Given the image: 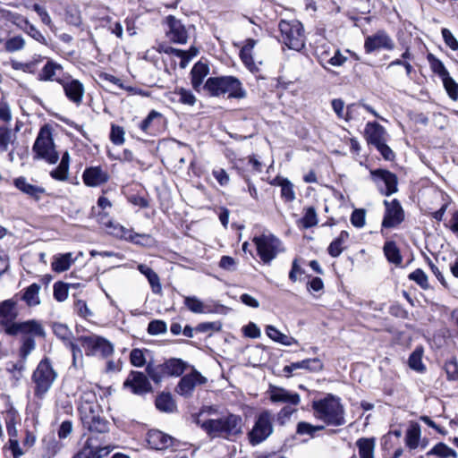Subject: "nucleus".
Returning a JSON list of instances; mask_svg holds the SVG:
<instances>
[{
  "label": "nucleus",
  "instance_id": "3c124183",
  "mask_svg": "<svg viewBox=\"0 0 458 458\" xmlns=\"http://www.w3.org/2000/svg\"><path fill=\"white\" fill-rule=\"evenodd\" d=\"M15 138L14 133H13L12 130L2 126L0 127V152H5L8 149V146L11 142L13 141Z\"/></svg>",
  "mask_w": 458,
  "mask_h": 458
},
{
  "label": "nucleus",
  "instance_id": "0eeeda50",
  "mask_svg": "<svg viewBox=\"0 0 458 458\" xmlns=\"http://www.w3.org/2000/svg\"><path fill=\"white\" fill-rule=\"evenodd\" d=\"M282 42L290 49L301 50L305 45L302 24L296 21H281L279 23Z\"/></svg>",
  "mask_w": 458,
  "mask_h": 458
},
{
  "label": "nucleus",
  "instance_id": "052dcab7",
  "mask_svg": "<svg viewBox=\"0 0 458 458\" xmlns=\"http://www.w3.org/2000/svg\"><path fill=\"white\" fill-rule=\"evenodd\" d=\"M420 431L418 427H411L407 430L405 441L406 445L414 449L418 446Z\"/></svg>",
  "mask_w": 458,
  "mask_h": 458
},
{
  "label": "nucleus",
  "instance_id": "cd10ccee",
  "mask_svg": "<svg viewBox=\"0 0 458 458\" xmlns=\"http://www.w3.org/2000/svg\"><path fill=\"white\" fill-rule=\"evenodd\" d=\"M63 71V67L55 63L52 60L47 62V64L42 68L40 73L38 74V80L43 81H56L60 84L63 83V80L58 78V73Z\"/></svg>",
  "mask_w": 458,
  "mask_h": 458
},
{
  "label": "nucleus",
  "instance_id": "c756f323",
  "mask_svg": "<svg viewBox=\"0 0 458 458\" xmlns=\"http://www.w3.org/2000/svg\"><path fill=\"white\" fill-rule=\"evenodd\" d=\"M199 380L198 373L183 376L177 386L176 392L185 397L191 396Z\"/></svg>",
  "mask_w": 458,
  "mask_h": 458
},
{
  "label": "nucleus",
  "instance_id": "423d86ee",
  "mask_svg": "<svg viewBox=\"0 0 458 458\" xmlns=\"http://www.w3.org/2000/svg\"><path fill=\"white\" fill-rule=\"evenodd\" d=\"M257 252L265 264H270L278 254L284 251L282 241L270 233H264L253 238Z\"/></svg>",
  "mask_w": 458,
  "mask_h": 458
},
{
  "label": "nucleus",
  "instance_id": "7ed1b4c3",
  "mask_svg": "<svg viewBox=\"0 0 458 458\" xmlns=\"http://www.w3.org/2000/svg\"><path fill=\"white\" fill-rule=\"evenodd\" d=\"M315 416L327 425L342 426L345 424L344 409L340 398L327 394L325 398L313 402Z\"/></svg>",
  "mask_w": 458,
  "mask_h": 458
},
{
  "label": "nucleus",
  "instance_id": "4be33fe9",
  "mask_svg": "<svg viewBox=\"0 0 458 458\" xmlns=\"http://www.w3.org/2000/svg\"><path fill=\"white\" fill-rule=\"evenodd\" d=\"M365 136L369 144L377 146L386 142L387 133L385 128L377 123H368L365 127Z\"/></svg>",
  "mask_w": 458,
  "mask_h": 458
},
{
  "label": "nucleus",
  "instance_id": "9d476101",
  "mask_svg": "<svg viewBox=\"0 0 458 458\" xmlns=\"http://www.w3.org/2000/svg\"><path fill=\"white\" fill-rule=\"evenodd\" d=\"M35 158L45 159L49 164H55L58 161V153L55 150L54 141L51 133L42 128L33 145Z\"/></svg>",
  "mask_w": 458,
  "mask_h": 458
},
{
  "label": "nucleus",
  "instance_id": "b1692460",
  "mask_svg": "<svg viewBox=\"0 0 458 458\" xmlns=\"http://www.w3.org/2000/svg\"><path fill=\"white\" fill-rule=\"evenodd\" d=\"M86 185L96 187L108 181V175L100 166H92L85 169L82 174Z\"/></svg>",
  "mask_w": 458,
  "mask_h": 458
},
{
  "label": "nucleus",
  "instance_id": "20e7f679",
  "mask_svg": "<svg viewBox=\"0 0 458 458\" xmlns=\"http://www.w3.org/2000/svg\"><path fill=\"white\" fill-rule=\"evenodd\" d=\"M56 378L57 372L54 369L50 359L45 357L39 361L31 376V381L34 384V396L38 400H43Z\"/></svg>",
  "mask_w": 458,
  "mask_h": 458
},
{
  "label": "nucleus",
  "instance_id": "aec40b11",
  "mask_svg": "<svg viewBox=\"0 0 458 458\" xmlns=\"http://www.w3.org/2000/svg\"><path fill=\"white\" fill-rule=\"evenodd\" d=\"M152 448L157 450H165L174 446L177 440L168 434L158 429H151L148 433L147 438Z\"/></svg>",
  "mask_w": 458,
  "mask_h": 458
},
{
  "label": "nucleus",
  "instance_id": "49530a36",
  "mask_svg": "<svg viewBox=\"0 0 458 458\" xmlns=\"http://www.w3.org/2000/svg\"><path fill=\"white\" fill-rule=\"evenodd\" d=\"M423 350L422 348H416L410 355L408 360L409 367L417 371L423 372L426 369L425 365L422 362Z\"/></svg>",
  "mask_w": 458,
  "mask_h": 458
},
{
  "label": "nucleus",
  "instance_id": "ddd939ff",
  "mask_svg": "<svg viewBox=\"0 0 458 458\" xmlns=\"http://www.w3.org/2000/svg\"><path fill=\"white\" fill-rule=\"evenodd\" d=\"M87 411V409H85ZM101 411H84L80 415L82 426L90 433L106 434L109 431L110 422L101 415Z\"/></svg>",
  "mask_w": 458,
  "mask_h": 458
},
{
  "label": "nucleus",
  "instance_id": "5701e85b",
  "mask_svg": "<svg viewBox=\"0 0 458 458\" xmlns=\"http://www.w3.org/2000/svg\"><path fill=\"white\" fill-rule=\"evenodd\" d=\"M157 51L159 53L174 55L177 57H180L181 58V63H180L181 68H185L188 65L190 60L193 56L197 55V54L199 52L198 48H196V47H191L189 52H185V51L172 47L166 45L165 43L159 44L157 47Z\"/></svg>",
  "mask_w": 458,
  "mask_h": 458
},
{
  "label": "nucleus",
  "instance_id": "7c9ffc66",
  "mask_svg": "<svg viewBox=\"0 0 458 458\" xmlns=\"http://www.w3.org/2000/svg\"><path fill=\"white\" fill-rule=\"evenodd\" d=\"M332 108L339 119L349 121L352 119V113L357 105L352 104L345 107V104L341 98H335L331 102Z\"/></svg>",
  "mask_w": 458,
  "mask_h": 458
},
{
  "label": "nucleus",
  "instance_id": "864d4df0",
  "mask_svg": "<svg viewBox=\"0 0 458 458\" xmlns=\"http://www.w3.org/2000/svg\"><path fill=\"white\" fill-rule=\"evenodd\" d=\"M445 89L453 100L458 99V83L449 75L442 80Z\"/></svg>",
  "mask_w": 458,
  "mask_h": 458
},
{
  "label": "nucleus",
  "instance_id": "6e6d98bb",
  "mask_svg": "<svg viewBox=\"0 0 458 458\" xmlns=\"http://www.w3.org/2000/svg\"><path fill=\"white\" fill-rule=\"evenodd\" d=\"M25 46V40L21 36L13 37L5 41L4 48L7 52L13 53L21 50Z\"/></svg>",
  "mask_w": 458,
  "mask_h": 458
},
{
  "label": "nucleus",
  "instance_id": "f704fd0d",
  "mask_svg": "<svg viewBox=\"0 0 458 458\" xmlns=\"http://www.w3.org/2000/svg\"><path fill=\"white\" fill-rule=\"evenodd\" d=\"M156 407L162 412L172 413L176 411V403L170 393H162L156 398Z\"/></svg>",
  "mask_w": 458,
  "mask_h": 458
},
{
  "label": "nucleus",
  "instance_id": "f3484780",
  "mask_svg": "<svg viewBox=\"0 0 458 458\" xmlns=\"http://www.w3.org/2000/svg\"><path fill=\"white\" fill-rule=\"evenodd\" d=\"M165 24L167 26L165 35L171 42L176 44L186 43L188 33L180 20L176 19L173 15H168L165 18Z\"/></svg>",
  "mask_w": 458,
  "mask_h": 458
},
{
  "label": "nucleus",
  "instance_id": "338daca9",
  "mask_svg": "<svg viewBox=\"0 0 458 458\" xmlns=\"http://www.w3.org/2000/svg\"><path fill=\"white\" fill-rule=\"evenodd\" d=\"M296 411L297 410L293 407V405H285L277 413L278 423L280 425H284Z\"/></svg>",
  "mask_w": 458,
  "mask_h": 458
},
{
  "label": "nucleus",
  "instance_id": "13d9d810",
  "mask_svg": "<svg viewBox=\"0 0 458 458\" xmlns=\"http://www.w3.org/2000/svg\"><path fill=\"white\" fill-rule=\"evenodd\" d=\"M301 222L304 228H310L318 224V217L315 208L312 207L307 208Z\"/></svg>",
  "mask_w": 458,
  "mask_h": 458
},
{
  "label": "nucleus",
  "instance_id": "8fccbe9b",
  "mask_svg": "<svg viewBox=\"0 0 458 458\" xmlns=\"http://www.w3.org/2000/svg\"><path fill=\"white\" fill-rule=\"evenodd\" d=\"M69 286L75 287V284H70L64 283L62 281H58L54 284V298L57 301H64L68 297V288Z\"/></svg>",
  "mask_w": 458,
  "mask_h": 458
},
{
  "label": "nucleus",
  "instance_id": "0e129e2a",
  "mask_svg": "<svg viewBox=\"0 0 458 458\" xmlns=\"http://www.w3.org/2000/svg\"><path fill=\"white\" fill-rule=\"evenodd\" d=\"M124 130L122 126L112 124L110 140L115 145H122L124 142Z\"/></svg>",
  "mask_w": 458,
  "mask_h": 458
},
{
  "label": "nucleus",
  "instance_id": "9b49d317",
  "mask_svg": "<svg viewBox=\"0 0 458 458\" xmlns=\"http://www.w3.org/2000/svg\"><path fill=\"white\" fill-rule=\"evenodd\" d=\"M272 420L273 415L269 411H264L259 415L253 428L249 433L250 442L252 445L260 444L272 434Z\"/></svg>",
  "mask_w": 458,
  "mask_h": 458
},
{
  "label": "nucleus",
  "instance_id": "4c0bfd02",
  "mask_svg": "<svg viewBox=\"0 0 458 458\" xmlns=\"http://www.w3.org/2000/svg\"><path fill=\"white\" fill-rule=\"evenodd\" d=\"M383 250L386 259L390 263H393L395 266H401L403 258L394 242H386L384 245Z\"/></svg>",
  "mask_w": 458,
  "mask_h": 458
},
{
  "label": "nucleus",
  "instance_id": "2f4dec72",
  "mask_svg": "<svg viewBox=\"0 0 458 458\" xmlns=\"http://www.w3.org/2000/svg\"><path fill=\"white\" fill-rule=\"evenodd\" d=\"M349 239V233L342 231L340 234L329 244L327 248L328 254L333 258H337L346 249Z\"/></svg>",
  "mask_w": 458,
  "mask_h": 458
},
{
  "label": "nucleus",
  "instance_id": "a211bd4d",
  "mask_svg": "<svg viewBox=\"0 0 458 458\" xmlns=\"http://www.w3.org/2000/svg\"><path fill=\"white\" fill-rule=\"evenodd\" d=\"M267 394H269L270 401L274 403H286L287 405L297 406L301 403V396L298 393L280 386H269Z\"/></svg>",
  "mask_w": 458,
  "mask_h": 458
},
{
  "label": "nucleus",
  "instance_id": "774afa93",
  "mask_svg": "<svg viewBox=\"0 0 458 458\" xmlns=\"http://www.w3.org/2000/svg\"><path fill=\"white\" fill-rule=\"evenodd\" d=\"M441 33L446 46H448L454 51L458 50V40L452 34V32L448 29L444 28L442 29Z\"/></svg>",
  "mask_w": 458,
  "mask_h": 458
},
{
  "label": "nucleus",
  "instance_id": "6e6552de",
  "mask_svg": "<svg viewBox=\"0 0 458 458\" xmlns=\"http://www.w3.org/2000/svg\"><path fill=\"white\" fill-rule=\"evenodd\" d=\"M315 55L318 63L326 70L328 69V66H342L348 60L340 49H335L330 42L325 40L316 46Z\"/></svg>",
  "mask_w": 458,
  "mask_h": 458
},
{
  "label": "nucleus",
  "instance_id": "e433bc0d",
  "mask_svg": "<svg viewBox=\"0 0 458 458\" xmlns=\"http://www.w3.org/2000/svg\"><path fill=\"white\" fill-rule=\"evenodd\" d=\"M41 286L38 284L33 283L26 289L21 296V300L24 301L28 306H37L40 304L39 291Z\"/></svg>",
  "mask_w": 458,
  "mask_h": 458
},
{
  "label": "nucleus",
  "instance_id": "37998d69",
  "mask_svg": "<svg viewBox=\"0 0 458 458\" xmlns=\"http://www.w3.org/2000/svg\"><path fill=\"white\" fill-rule=\"evenodd\" d=\"M19 418L18 411L11 407L4 413V420L6 424V429L10 437H17L16 423Z\"/></svg>",
  "mask_w": 458,
  "mask_h": 458
},
{
  "label": "nucleus",
  "instance_id": "a18cd8bd",
  "mask_svg": "<svg viewBox=\"0 0 458 458\" xmlns=\"http://www.w3.org/2000/svg\"><path fill=\"white\" fill-rule=\"evenodd\" d=\"M427 59L429 63L430 68L441 80L449 75V72L444 65L443 62L436 57L433 54H428Z\"/></svg>",
  "mask_w": 458,
  "mask_h": 458
},
{
  "label": "nucleus",
  "instance_id": "39448f33",
  "mask_svg": "<svg viewBox=\"0 0 458 458\" xmlns=\"http://www.w3.org/2000/svg\"><path fill=\"white\" fill-rule=\"evenodd\" d=\"M204 89L208 91L211 96L227 94L229 98H234L245 97V91L242 89L241 82L233 77L209 78L206 81Z\"/></svg>",
  "mask_w": 458,
  "mask_h": 458
},
{
  "label": "nucleus",
  "instance_id": "2eb2a0df",
  "mask_svg": "<svg viewBox=\"0 0 458 458\" xmlns=\"http://www.w3.org/2000/svg\"><path fill=\"white\" fill-rule=\"evenodd\" d=\"M394 47L393 39L384 30H378L377 33L367 37L364 42V49L368 54L380 49L392 50Z\"/></svg>",
  "mask_w": 458,
  "mask_h": 458
},
{
  "label": "nucleus",
  "instance_id": "4468645a",
  "mask_svg": "<svg viewBox=\"0 0 458 458\" xmlns=\"http://www.w3.org/2000/svg\"><path fill=\"white\" fill-rule=\"evenodd\" d=\"M386 212L382 221V226L385 228H392L400 225L404 219V212L397 199L391 201L384 200Z\"/></svg>",
  "mask_w": 458,
  "mask_h": 458
},
{
  "label": "nucleus",
  "instance_id": "f8f14e48",
  "mask_svg": "<svg viewBox=\"0 0 458 458\" xmlns=\"http://www.w3.org/2000/svg\"><path fill=\"white\" fill-rule=\"evenodd\" d=\"M370 175L381 194L390 196L398 191V180L394 174L385 169L370 170Z\"/></svg>",
  "mask_w": 458,
  "mask_h": 458
},
{
  "label": "nucleus",
  "instance_id": "69168bd1",
  "mask_svg": "<svg viewBox=\"0 0 458 458\" xmlns=\"http://www.w3.org/2000/svg\"><path fill=\"white\" fill-rule=\"evenodd\" d=\"M366 222V212L364 209H355L351 216V223L357 228H362Z\"/></svg>",
  "mask_w": 458,
  "mask_h": 458
},
{
  "label": "nucleus",
  "instance_id": "1a4fd4ad",
  "mask_svg": "<svg viewBox=\"0 0 458 458\" xmlns=\"http://www.w3.org/2000/svg\"><path fill=\"white\" fill-rule=\"evenodd\" d=\"M77 340L85 349L87 356L99 354L103 358H107L114 352V345L102 336L97 335H81Z\"/></svg>",
  "mask_w": 458,
  "mask_h": 458
},
{
  "label": "nucleus",
  "instance_id": "a878e982",
  "mask_svg": "<svg viewBox=\"0 0 458 458\" xmlns=\"http://www.w3.org/2000/svg\"><path fill=\"white\" fill-rule=\"evenodd\" d=\"M64 87L65 96L76 105H80L84 95V87L78 80H71L69 81H63L61 83Z\"/></svg>",
  "mask_w": 458,
  "mask_h": 458
},
{
  "label": "nucleus",
  "instance_id": "79ce46f5",
  "mask_svg": "<svg viewBox=\"0 0 458 458\" xmlns=\"http://www.w3.org/2000/svg\"><path fill=\"white\" fill-rule=\"evenodd\" d=\"M165 374L167 376L178 377L184 372L185 365L182 360L179 359H170L163 363Z\"/></svg>",
  "mask_w": 458,
  "mask_h": 458
},
{
  "label": "nucleus",
  "instance_id": "c85d7f7f",
  "mask_svg": "<svg viewBox=\"0 0 458 458\" xmlns=\"http://www.w3.org/2000/svg\"><path fill=\"white\" fill-rule=\"evenodd\" d=\"M85 409L86 411L89 410L90 412L101 411V407L98 403L97 395L93 391H83L81 395V404L79 406V413L80 415L84 414Z\"/></svg>",
  "mask_w": 458,
  "mask_h": 458
},
{
  "label": "nucleus",
  "instance_id": "393cba45",
  "mask_svg": "<svg viewBox=\"0 0 458 458\" xmlns=\"http://www.w3.org/2000/svg\"><path fill=\"white\" fill-rule=\"evenodd\" d=\"M296 369H305L310 372H318L323 369V362L318 358L306 359L293 362L284 368V372L291 374Z\"/></svg>",
  "mask_w": 458,
  "mask_h": 458
},
{
  "label": "nucleus",
  "instance_id": "72a5a7b5",
  "mask_svg": "<svg viewBox=\"0 0 458 458\" xmlns=\"http://www.w3.org/2000/svg\"><path fill=\"white\" fill-rule=\"evenodd\" d=\"M266 333L267 336L274 342L279 343L285 346H291L297 344V340L293 336L286 335L280 332L274 326L268 325L266 327Z\"/></svg>",
  "mask_w": 458,
  "mask_h": 458
},
{
  "label": "nucleus",
  "instance_id": "680f3d73",
  "mask_svg": "<svg viewBox=\"0 0 458 458\" xmlns=\"http://www.w3.org/2000/svg\"><path fill=\"white\" fill-rule=\"evenodd\" d=\"M445 370L448 380L458 381V361L455 358L445 363Z\"/></svg>",
  "mask_w": 458,
  "mask_h": 458
},
{
  "label": "nucleus",
  "instance_id": "c9c22d12",
  "mask_svg": "<svg viewBox=\"0 0 458 458\" xmlns=\"http://www.w3.org/2000/svg\"><path fill=\"white\" fill-rule=\"evenodd\" d=\"M99 447L98 439L94 437H89L82 449L75 456H80V458H99V455L98 456Z\"/></svg>",
  "mask_w": 458,
  "mask_h": 458
},
{
  "label": "nucleus",
  "instance_id": "6ab92c4d",
  "mask_svg": "<svg viewBox=\"0 0 458 458\" xmlns=\"http://www.w3.org/2000/svg\"><path fill=\"white\" fill-rule=\"evenodd\" d=\"M165 122V119L161 113L151 110L148 116L140 122L139 127L145 134L156 136L163 131Z\"/></svg>",
  "mask_w": 458,
  "mask_h": 458
},
{
  "label": "nucleus",
  "instance_id": "f03ea898",
  "mask_svg": "<svg viewBox=\"0 0 458 458\" xmlns=\"http://www.w3.org/2000/svg\"><path fill=\"white\" fill-rule=\"evenodd\" d=\"M242 417L235 414H229L216 420H207L202 422V428L211 438L231 439L242 433Z\"/></svg>",
  "mask_w": 458,
  "mask_h": 458
},
{
  "label": "nucleus",
  "instance_id": "e2e57ef3",
  "mask_svg": "<svg viewBox=\"0 0 458 458\" xmlns=\"http://www.w3.org/2000/svg\"><path fill=\"white\" fill-rule=\"evenodd\" d=\"M408 277L410 280L416 282L422 289L429 287L427 275L420 268L411 272Z\"/></svg>",
  "mask_w": 458,
  "mask_h": 458
},
{
  "label": "nucleus",
  "instance_id": "4d7b16f0",
  "mask_svg": "<svg viewBox=\"0 0 458 458\" xmlns=\"http://www.w3.org/2000/svg\"><path fill=\"white\" fill-rule=\"evenodd\" d=\"M175 94L179 96V102L192 106L195 105L197 98L190 89L181 88L175 91Z\"/></svg>",
  "mask_w": 458,
  "mask_h": 458
},
{
  "label": "nucleus",
  "instance_id": "a19ab883",
  "mask_svg": "<svg viewBox=\"0 0 458 458\" xmlns=\"http://www.w3.org/2000/svg\"><path fill=\"white\" fill-rule=\"evenodd\" d=\"M356 445L360 458H374L375 440L373 438H360Z\"/></svg>",
  "mask_w": 458,
  "mask_h": 458
},
{
  "label": "nucleus",
  "instance_id": "c03bdc74",
  "mask_svg": "<svg viewBox=\"0 0 458 458\" xmlns=\"http://www.w3.org/2000/svg\"><path fill=\"white\" fill-rule=\"evenodd\" d=\"M428 455H436L440 458H457L456 451L444 443H438L434 445L433 448L428 452Z\"/></svg>",
  "mask_w": 458,
  "mask_h": 458
},
{
  "label": "nucleus",
  "instance_id": "f257e3e1",
  "mask_svg": "<svg viewBox=\"0 0 458 458\" xmlns=\"http://www.w3.org/2000/svg\"><path fill=\"white\" fill-rule=\"evenodd\" d=\"M17 302L8 299L0 303V325L7 335H33L44 338L46 331L40 321L30 319L24 322H15L18 317Z\"/></svg>",
  "mask_w": 458,
  "mask_h": 458
},
{
  "label": "nucleus",
  "instance_id": "bb28decb",
  "mask_svg": "<svg viewBox=\"0 0 458 458\" xmlns=\"http://www.w3.org/2000/svg\"><path fill=\"white\" fill-rule=\"evenodd\" d=\"M13 184L19 191L31 197L35 200H39L41 195L46 191L43 187L29 183L27 179L23 176L15 178Z\"/></svg>",
  "mask_w": 458,
  "mask_h": 458
},
{
  "label": "nucleus",
  "instance_id": "ea45409f",
  "mask_svg": "<svg viewBox=\"0 0 458 458\" xmlns=\"http://www.w3.org/2000/svg\"><path fill=\"white\" fill-rule=\"evenodd\" d=\"M37 335H33L30 334L22 335L21 339V346L19 349V357L27 360L28 356L31 353L32 351L36 348V342L34 337Z\"/></svg>",
  "mask_w": 458,
  "mask_h": 458
},
{
  "label": "nucleus",
  "instance_id": "5fc2aeb1",
  "mask_svg": "<svg viewBox=\"0 0 458 458\" xmlns=\"http://www.w3.org/2000/svg\"><path fill=\"white\" fill-rule=\"evenodd\" d=\"M324 429L323 426H314L310 423L301 421L297 425L296 432L299 435L314 437L315 433Z\"/></svg>",
  "mask_w": 458,
  "mask_h": 458
},
{
  "label": "nucleus",
  "instance_id": "09e8293b",
  "mask_svg": "<svg viewBox=\"0 0 458 458\" xmlns=\"http://www.w3.org/2000/svg\"><path fill=\"white\" fill-rule=\"evenodd\" d=\"M278 185L281 187V197L287 202L295 199L293 185L288 179H279Z\"/></svg>",
  "mask_w": 458,
  "mask_h": 458
},
{
  "label": "nucleus",
  "instance_id": "473e14b6",
  "mask_svg": "<svg viewBox=\"0 0 458 458\" xmlns=\"http://www.w3.org/2000/svg\"><path fill=\"white\" fill-rule=\"evenodd\" d=\"M138 270L148 278L152 292L154 293H160L162 291V286L157 274L151 267L145 264H140L138 266Z\"/></svg>",
  "mask_w": 458,
  "mask_h": 458
},
{
  "label": "nucleus",
  "instance_id": "603ef678",
  "mask_svg": "<svg viewBox=\"0 0 458 458\" xmlns=\"http://www.w3.org/2000/svg\"><path fill=\"white\" fill-rule=\"evenodd\" d=\"M26 360L20 358V360L16 362L9 361L6 365V369L13 374V376L19 379L22 377L23 372L26 369Z\"/></svg>",
  "mask_w": 458,
  "mask_h": 458
},
{
  "label": "nucleus",
  "instance_id": "bf43d9fd",
  "mask_svg": "<svg viewBox=\"0 0 458 458\" xmlns=\"http://www.w3.org/2000/svg\"><path fill=\"white\" fill-rule=\"evenodd\" d=\"M146 371L149 377L155 382L158 383L161 381L162 377L165 375L163 364L155 366L153 364H148L146 367Z\"/></svg>",
  "mask_w": 458,
  "mask_h": 458
},
{
  "label": "nucleus",
  "instance_id": "dca6fc26",
  "mask_svg": "<svg viewBox=\"0 0 458 458\" xmlns=\"http://www.w3.org/2000/svg\"><path fill=\"white\" fill-rule=\"evenodd\" d=\"M123 386L131 388V392L138 395L152 392V386L148 377L140 371H131L123 383Z\"/></svg>",
  "mask_w": 458,
  "mask_h": 458
},
{
  "label": "nucleus",
  "instance_id": "de8ad7c7",
  "mask_svg": "<svg viewBox=\"0 0 458 458\" xmlns=\"http://www.w3.org/2000/svg\"><path fill=\"white\" fill-rule=\"evenodd\" d=\"M52 329L56 337L64 342V345L72 342V333L66 325L55 322L52 326Z\"/></svg>",
  "mask_w": 458,
  "mask_h": 458
},
{
  "label": "nucleus",
  "instance_id": "412c9836",
  "mask_svg": "<svg viewBox=\"0 0 458 458\" xmlns=\"http://www.w3.org/2000/svg\"><path fill=\"white\" fill-rule=\"evenodd\" d=\"M112 235L141 246L148 245L151 242L150 235L136 233L132 229L124 226H115Z\"/></svg>",
  "mask_w": 458,
  "mask_h": 458
},
{
  "label": "nucleus",
  "instance_id": "58836bf2",
  "mask_svg": "<svg viewBox=\"0 0 458 458\" xmlns=\"http://www.w3.org/2000/svg\"><path fill=\"white\" fill-rule=\"evenodd\" d=\"M72 255L71 252L55 256L54 258V261L52 262V269L57 273L68 270L72 264L74 262V259H72Z\"/></svg>",
  "mask_w": 458,
  "mask_h": 458
}]
</instances>
